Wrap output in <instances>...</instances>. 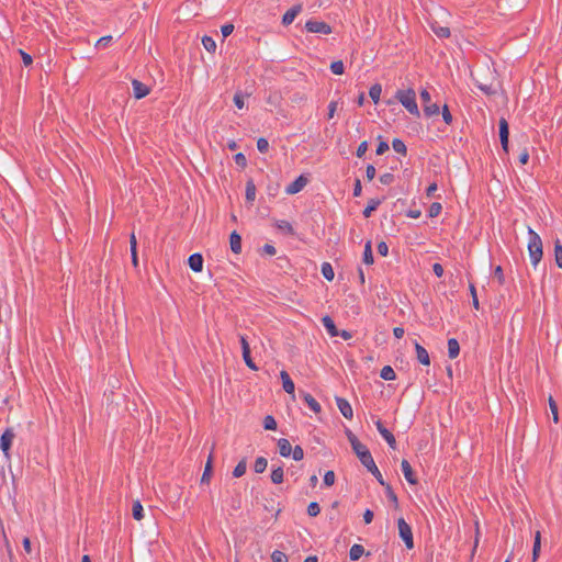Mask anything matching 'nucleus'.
I'll use <instances>...</instances> for the list:
<instances>
[{
	"label": "nucleus",
	"instance_id": "nucleus-12",
	"mask_svg": "<svg viewBox=\"0 0 562 562\" xmlns=\"http://www.w3.org/2000/svg\"><path fill=\"white\" fill-rule=\"evenodd\" d=\"M401 469H402V472L406 479V481L411 484V485H416L418 484V479L417 476L415 475V472L411 465V463L406 460V459H403L402 462H401Z\"/></svg>",
	"mask_w": 562,
	"mask_h": 562
},
{
	"label": "nucleus",
	"instance_id": "nucleus-3",
	"mask_svg": "<svg viewBox=\"0 0 562 562\" xmlns=\"http://www.w3.org/2000/svg\"><path fill=\"white\" fill-rule=\"evenodd\" d=\"M398 536L404 541L405 547L411 550L414 548V536L411 526L401 517L397 519Z\"/></svg>",
	"mask_w": 562,
	"mask_h": 562
},
{
	"label": "nucleus",
	"instance_id": "nucleus-30",
	"mask_svg": "<svg viewBox=\"0 0 562 562\" xmlns=\"http://www.w3.org/2000/svg\"><path fill=\"white\" fill-rule=\"evenodd\" d=\"M212 473H213V463H212V456L210 454V457L205 463V467H204V471H203V474L201 477V483L202 484L209 483L211 480Z\"/></svg>",
	"mask_w": 562,
	"mask_h": 562
},
{
	"label": "nucleus",
	"instance_id": "nucleus-17",
	"mask_svg": "<svg viewBox=\"0 0 562 562\" xmlns=\"http://www.w3.org/2000/svg\"><path fill=\"white\" fill-rule=\"evenodd\" d=\"M414 346H415V350H416L417 360L424 366H429L430 357L428 355V351L422 345H419L417 341H415Z\"/></svg>",
	"mask_w": 562,
	"mask_h": 562
},
{
	"label": "nucleus",
	"instance_id": "nucleus-34",
	"mask_svg": "<svg viewBox=\"0 0 562 562\" xmlns=\"http://www.w3.org/2000/svg\"><path fill=\"white\" fill-rule=\"evenodd\" d=\"M380 376L386 381H393L396 379V373L391 366H384L380 371Z\"/></svg>",
	"mask_w": 562,
	"mask_h": 562
},
{
	"label": "nucleus",
	"instance_id": "nucleus-23",
	"mask_svg": "<svg viewBox=\"0 0 562 562\" xmlns=\"http://www.w3.org/2000/svg\"><path fill=\"white\" fill-rule=\"evenodd\" d=\"M382 203L381 199H370L368 201L367 206L364 207L362 214L366 218L370 217L371 214L380 206Z\"/></svg>",
	"mask_w": 562,
	"mask_h": 562
},
{
	"label": "nucleus",
	"instance_id": "nucleus-59",
	"mask_svg": "<svg viewBox=\"0 0 562 562\" xmlns=\"http://www.w3.org/2000/svg\"><path fill=\"white\" fill-rule=\"evenodd\" d=\"M494 278L497 279V282L503 285L505 283V276H504V271H503V268L501 266H497L495 269H494Z\"/></svg>",
	"mask_w": 562,
	"mask_h": 562
},
{
	"label": "nucleus",
	"instance_id": "nucleus-11",
	"mask_svg": "<svg viewBox=\"0 0 562 562\" xmlns=\"http://www.w3.org/2000/svg\"><path fill=\"white\" fill-rule=\"evenodd\" d=\"M302 10H303L302 3L294 4L291 9H289L283 14L282 20H281L282 25L289 26L295 20V18L302 12Z\"/></svg>",
	"mask_w": 562,
	"mask_h": 562
},
{
	"label": "nucleus",
	"instance_id": "nucleus-58",
	"mask_svg": "<svg viewBox=\"0 0 562 562\" xmlns=\"http://www.w3.org/2000/svg\"><path fill=\"white\" fill-rule=\"evenodd\" d=\"M323 481H324V484L326 486L334 485V483H335V473H334V471L329 470V471L325 472Z\"/></svg>",
	"mask_w": 562,
	"mask_h": 562
},
{
	"label": "nucleus",
	"instance_id": "nucleus-36",
	"mask_svg": "<svg viewBox=\"0 0 562 562\" xmlns=\"http://www.w3.org/2000/svg\"><path fill=\"white\" fill-rule=\"evenodd\" d=\"M321 271H322L323 277L327 281H333L334 280L335 272H334V269H333V267H331V265L329 262H323Z\"/></svg>",
	"mask_w": 562,
	"mask_h": 562
},
{
	"label": "nucleus",
	"instance_id": "nucleus-37",
	"mask_svg": "<svg viewBox=\"0 0 562 562\" xmlns=\"http://www.w3.org/2000/svg\"><path fill=\"white\" fill-rule=\"evenodd\" d=\"M548 402L552 414V420L554 424H558L560 422L558 404L551 395L549 396Z\"/></svg>",
	"mask_w": 562,
	"mask_h": 562
},
{
	"label": "nucleus",
	"instance_id": "nucleus-25",
	"mask_svg": "<svg viewBox=\"0 0 562 562\" xmlns=\"http://www.w3.org/2000/svg\"><path fill=\"white\" fill-rule=\"evenodd\" d=\"M271 482L273 484H281L284 479V471L283 467L279 465L277 468H272L271 474H270Z\"/></svg>",
	"mask_w": 562,
	"mask_h": 562
},
{
	"label": "nucleus",
	"instance_id": "nucleus-41",
	"mask_svg": "<svg viewBox=\"0 0 562 562\" xmlns=\"http://www.w3.org/2000/svg\"><path fill=\"white\" fill-rule=\"evenodd\" d=\"M202 44H203V47L209 52V53H214L216 50V43L215 41L209 36V35H204L202 37Z\"/></svg>",
	"mask_w": 562,
	"mask_h": 562
},
{
	"label": "nucleus",
	"instance_id": "nucleus-15",
	"mask_svg": "<svg viewBox=\"0 0 562 562\" xmlns=\"http://www.w3.org/2000/svg\"><path fill=\"white\" fill-rule=\"evenodd\" d=\"M203 256L199 252L192 254L188 259L190 269L194 272H201L203 269Z\"/></svg>",
	"mask_w": 562,
	"mask_h": 562
},
{
	"label": "nucleus",
	"instance_id": "nucleus-53",
	"mask_svg": "<svg viewBox=\"0 0 562 562\" xmlns=\"http://www.w3.org/2000/svg\"><path fill=\"white\" fill-rule=\"evenodd\" d=\"M291 456L293 460L301 461L304 458V450L301 446H295L292 448Z\"/></svg>",
	"mask_w": 562,
	"mask_h": 562
},
{
	"label": "nucleus",
	"instance_id": "nucleus-46",
	"mask_svg": "<svg viewBox=\"0 0 562 562\" xmlns=\"http://www.w3.org/2000/svg\"><path fill=\"white\" fill-rule=\"evenodd\" d=\"M385 487V494H386V497L389 498L390 502H392L395 506L398 505V499H397V496L395 494V492L393 491L392 486L386 483V485H383Z\"/></svg>",
	"mask_w": 562,
	"mask_h": 562
},
{
	"label": "nucleus",
	"instance_id": "nucleus-9",
	"mask_svg": "<svg viewBox=\"0 0 562 562\" xmlns=\"http://www.w3.org/2000/svg\"><path fill=\"white\" fill-rule=\"evenodd\" d=\"M308 183V178L305 175H300L293 182L285 188V193L289 195L301 192Z\"/></svg>",
	"mask_w": 562,
	"mask_h": 562
},
{
	"label": "nucleus",
	"instance_id": "nucleus-40",
	"mask_svg": "<svg viewBox=\"0 0 562 562\" xmlns=\"http://www.w3.org/2000/svg\"><path fill=\"white\" fill-rule=\"evenodd\" d=\"M268 461L265 457H258L254 464V471L256 473H263L267 469Z\"/></svg>",
	"mask_w": 562,
	"mask_h": 562
},
{
	"label": "nucleus",
	"instance_id": "nucleus-50",
	"mask_svg": "<svg viewBox=\"0 0 562 562\" xmlns=\"http://www.w3.org/2000/svg\"><path fill=\"white\" fill-rule=\"evenodd\" d=\"M271 560H272V562H288L289 558L284 552L274 550L271 553Z\"/></svg>",
	"mask_w": 562,
	"mask_h": 562
},
{
	"label": "nucleus",
	"instance_id": "nucleus-42",
	"mask_svg": "<svg viewBox=\"0 0 562 562\" xmlns=\"http://www.w3.org/2000/svg\"><path fill=\"white\" fill-rule=\"evenodd\" d=\"M554 259L557 266L562 269V245L559 239L554 243Z\"/></svg>",
	"mask_w": 562,
	"mask_h": 562
},
{
	"label": "nucleus",
	"instance_id": "nucleus-1",
	"mask_svg": "<svg viewBox=\"0 0 562 562\" xmlns=\"http://www.w3.org/2000/svg\"><path fill=\"white\" fill-rule=\"evenodd\" d=\"M395 99L402 103V105L415 116H419L420 112L418 110V105L416 102V93L415 90L408 88L406 90L398 89L395 93Z\"/></svg>",
	"mask_w": 562,
	"mask_h": 562
},
{
	"label": "nucleus",
	"instance_id": "nucleus-52",
	"mask_svg": "<svg viewBox=\"0 0 562 562\" xmlns=\"http://www.w3.org/2000/svg\"><path fill=\"white\" fill-rule=\"evenodd\" d=\"M243 359L246 363V366L250 369V370H254V371H257L258 370V367L256 366V363L254 362L252 358H251V351L249 352H243Z\"/></svg>",
	"mask_w": 562,
	"mask_h": 562
},
{
	"label": "nucleus",
	"instance_id": "nucleus-13",
	"mask_svg": "<svg viewBox=\"0 0 562 562\" xmlns=\"http://www.w3.org/2000/svg\"><path fill=\"white\" fill-rule=\"evenodd\" d=\"M133 95L135 99H143L149 94L150 89L137 79L132 80Z\"/></svg>",
	"mask_w": 562,
	"mask_h": 562
},
{
	"label": "nucleus",
	"instance_id": "nucleus-10",
	"mask_svg": "<svg viewBox=\"0 0 562 562\" xmlns=\"http://www.w3.org/2000/svg\"><path fill=\"white\" fill-rule=\"evenodd\" d=\"M375 427L379 431V434L384 438V440L387 442V445L392 448V449H396V440H395V437L394 435L387 429L384 427L383 423L381 422V419H378L375 422Z\"/></svg>",
	"mask_w": 562,
	"mask_h": 562
},
{
	"label": "nucleus",
	"instance_id": "nucleus-49",
	"mask_svg": "<svg viewBox=\"0 0 562 562\" xmlns=\"http://www.w3.org/2000/svg\"><path fill=\"white\" fill-rule=\"evenodd\" d=\"M442 205L439 202H434L430 204L428 210L429 217H436L441 213Z\"/></svg>",
	"mask_w": 562,
	"mask_h": 562
},
{
	"label": "nucleus",
	"instance_id": "nucleus-56",
	"mask_svg": "<svg viewBox=\"0 0 562 562\" xmlns=\"http://www.w3.org/2000/svg\"><path fill=\"white\" fill-rule=\"evenodd\" d=\"M233 100H234V104L239 110H241L245 106V97H244V94L241 92H236L234 94V99Z\"/></svg>",
	"mask_w": 562,
	"mask_h": 562
},
{
	"label": "nucleus",
	"instance_id": "nucleus-43",
	"mask_svg": "<svg viewBox=\"0 0 562 562\" xmlns=\"http://www.w3.org/2000/svg\"><path fill=\"white\" fill-rule=\"evenodd\" d=\"M378 140L379 144L376 146L375 153L378 156H382L390 149V145L386 140L382 138L381 135L378 136Z\"/></svg>",
	"mask_w": 562,
	"mask_h": 562
},
{
	"label": "nucleus",
	"instance_id": "nucleus-4",
	"mask_svg": "<svg viewBox=\"0 0 562 562\" xmlns=\"http://www.w3.org/2000/svg\"><path fill=\"white\" fill-rule=\"evenodd\" d=\"M420 100L424 104L423 110H424L425 116L431 117L434 115L439 114V112H440L439 105L437 103H431V95L426 89H423L420 91Z\"/></svg>",
	"mask_w": 562,
	"mask_h": 562
},
{
	"label": "nucleus",
	"instance_id": "nucleus-62",
	"mask_svg": "<svg viewBox=\"0 0 562 562\" xmlns=\"http://www.w3.org/2000/svg\"><path fill=\"white\" fill-rule=\"evenodd\" d=\"M19 53L21 55V58H22V61H23V65L25 67H29L33 64V58L30 54H27L26 52L22 50V49H19Z\"/></svg>",
	"mask_w": 562,
	"mask_h": 562
},
{
	"label": "nucleus",
	"instance_id": "nucleus-31",
	"mask_svg": "<svg viewBox=\"0 0 562 562\" xmlns=\"http://www.w3.org/2000/svg\"><path fill=\"white\" fill-rule=\"evenodd\" d=\"M364 554V548L361 544H353L349 551V558L351 561H358Z\"/></svg>",
	"mask_w": 562,
	"mask_h": 562
},
{
	"label": "nucleus",
	"instance_id": "nucleus-16",
	"mask_svg": "<svg viewBox=\"0 0 562 562\" xmlns=\"http://www.w3.org/2000/svg\"><path fill=\"white\" fill-rule=\"evenodd\" d=\"M229 247L236 255L241 252V236L236 231H233L229 235Z\"/></svg>",
	"mask_w": 562,
	"mask_h": 562
},
{
	"label": "nucleus",
	"instance_id": "nucleus-33",
	"mask_svg": "<svg viewBox=\"0 0 562 562\" xmlns=\"http://www.w3.org/2000/svg\"><path fill=\"white\" fill-rule=\"evenodd\" d=\"M132 515L135 520H142L144 518V508L139 501L133 502Z\"/></svg>",
	"mask_w": 562,
	"mask_h": 562
},
{
	"label": "nucleus",
	"instance_id": "nucleus-20",
	"mask_svg": "<svg viewBox=\"0 0 562 562\" xmlns=\"http://www.w3.org/2000/svg\"><path fill=\"white\" fill-rule=\"evenodd\" d=\"M274 226L280 232H282L284 235H288V236H295L296 235L293 226L288 221L277 220V221H274Z\"/></svg>",
	"mask_w": 562,
	"mask_h": 562
},
{
	"label": "nucleus",
	"instance_id": "nucleus-14",
	"mask_svg": "<svg viewBox=\"0 0 562 562\" xmlns=\"http://www.w3.org/2000/svg\"><path fill=\"white\" fill-rule=\"evenodd\" d=\"M336 404L345 418L352 419L353 411L350 403L346 398L336 396Z\"/></svg>",
	"mask_w": 562,
	"mask_h": 562
},
{
	"label": "nucleus",
	"instance_id": "nucleus-61",
	"mask_svg": "<svg viewBox=\"0 0 562 562\" xmlns=\"http://www.w3.org/2000/svg\"><path fill=\"white\" fill-rule=\"evenodd\" d=\"M367 150H368V142L363 140L359 144L357 151H356V156L358 158H362L366 155Z\"/></svg>",
	"mask_w": 562,
	"mask_h": 562
},
{
	"label": "nucleus",
	"instance_id": "nucleus-22",
	"mask_svg": "<svg viewBox=\"0 0 562 562\" xmlns=\"http://www.w3.org/2000/svg\"><path fill=\"white\" fill-rule=\"evenodd\" d=\"M460 353V345L456 338L448 339V357L456 359Z\"/></svg>",
	"mask_w": 562,
	"mask_h": 562
},
{
	"label": "nucleus",
	"instance_id": "nucleus-7",
	"mask_svg": "<svg viewBox=\"0 0 562 562\" xmlns=\"http://www.w3.org/2000/svg\"><path fill=\"white\" fill-rule=\"evenodd\" d=\"M498 135L503 150L508 154L509 150V124L506 119L501 117L498 122Z\"/></svg>",
	"mask_w": 562,
	"mask_h": 562
},
{
	"label": "nucleus",
	"instance_id": "nucleus-32",
	"mask_svg": "<svg viewBox=\"0 0 562 562\" xmlns=\"http://www.w3.org/2000/svg\"><path fill=\"white\" fill-rule=\"evenodd\" d=\"M247 470V459L243 458L233 470L234 477H241Z\"/></svg>",
	"mask_w": 562,
	"mask_h": 562
},
{
	"label": "nucleus",
	"instance_id": "nucleus-19",
	"mask_svg": "<svg viewBox=\"0 0 562 562\" xmlns=\"http://www.w3.org/2000/svg\"><path fill=\"white\" fill-rule=\"evenodd\" d=\"M322 324L330 337L338 336V328L336 327L334 319L329 315H325L322 318Z\"/></svg>",
	"mask_w": 562,
	"mask_h": 562
},
{
	"label": "nucleus",
	"instance_id": "nucleus-27",
	"mask_svg": "<svg viewBox=\"0 0 562 562\" xmlns=\"http://www.w3.org/2000/svg\"><path fill=\"white\" fill-rule=\"evenodd\" d=\"M541 550V532L538 530L535 533V540L532 546V562H536L540 555Z\"/></svg>",
	"mask_w": 562,
	"mask_h": 562
},
{
	"label": "nucleus",
	"instance_id": "nucleus-48",
	"mask_svg": "<svg viewBox=\"0 0 562 562\" xmlns=\"http://www.w3.org/2000/svg\"><path fill=\"white\" fill-rule=\"evenodd\" d=\"M330 70L335 75H342L345 71V66L341 60H335L330 64Z\"/></svg>",
	"mask_w": 562,
	"mask_h": 562
},
{
	"label": "nucleus",
	"instance_id": "nucleus-51",
	"mask_svg": "<svg viewBox=\"0 0 562 562\" xmlns=\"http://www.w3.org/2000/svg\"><path fill=\"white\" fill-rule=\"evenodd\" d=\"M113 37L111 35L102 36L95 43V48H106L112 43Z\"/></svg>",
	"mask_w": 562,
	"mask_h": 562
},
{
	"label": "nucleus",
	"instance_id": "nucleus-35",
	"mask_svg": "<svg viewBox=\"0 0 562 562\" xmlns=\"http://www.w3.org/2000/svg\"><path fill=\"white\" fill-rule=\"evenodd\" d=\"M379 482V484L386 485V482L384 481L380 470L378 469L375 462H372L369 467L366 468Z\"/></svg>",
	"mask_w": 562,
	"mask_h": 562
},
{
	"label": "nucleus",
	"instance_id": "nucleus-28",
	"mask_svg": "<svg viewBox=\"0 0 562 562\" xmlns=\"http://www.w3.org/2000/svg\"><path fill=\"white\" fill-rule=\"evenodd\" d=\"M362 261L366 265H372L374 262L371 240H368L366 243V245H364V250H363V255H362Z\"/></svg>",
	"mask_w": 562,
	"mask_h": 562
},
{
	"label": "nucleus",
	"instance_id": "nucleus-60",
	"mask_svg": "<svg viewBox=\"0 0 562 562\" xmlns=\"http://www.w3.org/2000/svg\"><path fill=\"white\" fill-rule=\"evenodd\" d=\"M234 161L240 168H245L247 166L246 156L243 153H238L234 156Z\"/></svg>",
	"mask_w": 562,
	"mask_h": 562
},
{
	"label": "nucleus",
	"instance_id": "nucleus-21",
	"mask_svg": "<svg viewBox=\"0 0 562 562\" xmlns=\"http://www.w3.org/2000/svg\"><path fill=\"white\" fill-rule=\"evenodd\" d=\"M277 446H278L279 453L281 457L289 458L291 456L292 447L288 439L280 438L277 442Z\"/></svg>",
	"mask_w": 562,
	"mask_h": 562
},
{
	"label": "nucleus",
	"instance_id": "nucleus-29",
	"mask_svg": "<svg viewBox=\"0 0 562 562\" xmlns=\"http://www.w3.org/2000/svg\"><path fill=\"white\" fill-rule=\"evenodd\" d=\"M303 400L314 413L321 412V404L310 393H303Z\"/></svg>",
	"mask_w": 562,
	"mask_h": 562
},
{
	"label": "nucleus",
	"instance_id": "nucleus-18",
	"mask_svg": "<svg viewBox=\"0 0 562 562\" xmlns=\"http://www.w3.org/2000/svg\"><path fill=\"white\" fill-rule=\"evenodd\" d=\"M280 378L282 380L283 390L288 394H293L295 391V385H294V382L292 381L290 374L286 371L282 370L280 372Z\"/></svg>",
	"mask_w": 562,
	"mask_h": 562
},
{
	"label": "nucleus",
	"instance_id": "nucleus-5",
	"mask_svg": "<svg viewBox=\"0 0 562 562\" xmlns=\"http://www.w3.org/2000/svg\"><path fill=\"white\" fill-rule=\"evenodd\" d=\"M352 451L356 453L359 461L364 468L369 467L372 462H374L370 450L361 441L357 443L355 447H352Z\"/></svg>",
	"mask_w": 562,
	"mask_h": 562
},
{
	"label": "nucleus",
	"instance_id": "nucleus-45",
	"mask_svg": "<svg viewBox=\"0 0 562 562\" xmlns=\"http://www.w3.org/2000/svg\"><path fill=\"white\" fill-rule=\"evenodd\" d=\"M469 291L472 297V305L475 310H480V302L476 294V288L473 282L469 283Z\"/></svg>",
	"mask_w": 562,
	"mask_h": 562
},
{
	"label": "nucleus",
	"instance_id": "nucleus-2",
	"mask_svg": "<svg viewBox=\"0 0 562 562\" xmlns=\"http://www.w3.org/2000/svg\"><path fill=\"white\" fill-rule=\"evenodd\" d=\"M529 241H528V251L531 263L536 267L542 259V240L540 236L532 231L530 227L528 228Z\"/></svg>",
	"mask_w": 562,
	"mask_h": 562
},
{
	"label": "nucleus",
	"instance_id": "nucleus-24",
	"mask_svg": "<svg viewBox=\"0 0 562 562\" xmlns=\"http://www.w3.org/2000/svg\"><path fill=\"white\" fill-rule=\"evenodd\" d=\"M431 31L439 37V38H448L451 33L450 29L448 26H441L438 23H432L430 25Z\"/></svg>",
	"mask_w": 562,
	"mask_h": 562
},
{
	"label": "nucleus",
	"instance_id": "nucleus-26",
	"mask_svg": "<svg viewBox=\"0 0 562 562\" xmlns=\"http://www.w3.org/2000/svg\"><path fill=\"white\" fill-rule=\"evenodd\" d=\"M245 196L246 201L250 203H252L256 199V184L252 179H249L246 182Z\"/></svg>",
	"mask_w": 562,
	"mask_h": 562
},
{
	"label": "nucleus",
	"instance_id": "nucleus-38",
	"mask_svg": "<svg viewBox=\"0 0 562 562\" xmlns=\"http://www.w3.org/2000/svg\"><path fill=\"white\" fill-rule=\"evenodd\" d=\"M381 92H382V87L380 83H374L373 86L370 87L369 95L374 103L379 102Z\"/></svg>",
	"mask_w": 562,
	"mask_h": 562
},
{
	"label": "nucleus",
	"instance_id": "nucleus-8",
	"mask_svg": "<svg viewBox=\"0 0 562 562\" xmlns=\"http://www.w3.org/2000/svg\"><path fill=\"white\" fill-rule=\"evenodd\" d=\"M14 432L11 428H7L0 438V449L3 452L7 460H10V449L14 438Z\"/></svg>",
	"mask_w": 562,
	"mask_h": 562
},
{
	"label": "nucleus",
	"instance_id": "nucleus-63",
	"mask_svg": "<svg viewBox=\"0 0 562 562\" xmlns=\"http://www.w3.org/2000/svg\"><path fill=\"white\" fill-rule=\"evenodd\" d=\"M378 254L382 257H386L389 254V246L385 241H380L376 246Z\"/></svg>",
	"mask_w": 562,
	"mask_h": 562
},
{
	"label": "nucleus",
	"instance_id": "nucleus-57",
	"mask_svg": "<svg viewBox=\"0 0 562 562\" xmlns=\"http://www.w3.org/2000/svg\"><path fill=\"white\" fill-rule=\"evenodd\" d=\"M441 114H442V119H443L446 124H451L452 123L453 117H452V114H451V112L449 110V106L447 104H445L442 106Z\"/></svg>",
	"mask_w": 562,
	"mask_h": 562
},
{
	"label": "nucleus",
	"instance_id": "nucleus-64",
	"mask_svg": "<svg viewBox=\"0 0 562 562\" xmlns=\"http://www.w3.org/2000/svg\"><path fill=\"white\" fill-rule=\"evenodd\" d=\"M346 436H347L348 441L350 442L351 448L360 442V440L357 438V436L350 429H346Z\"/></svg>",
	"mask_w": 562,
	"mask_h": 562
},
{
	"label": "nucleus",
	"instance_id": "nucleus-44",
	"mask_svg": "<svg viewBox=\"0 0 562 562\" xmlns=\"http://www.w3.org/2000/svg\"><path fill=\"white\" fill-rule=\"evenodd\" d=\"M262 425H263V428L266 430H276L278 425H277V422L274 419L273 416L271 415H267L265 418H263V422H262Z\"/></svg>",
	"mask_w": 562,
	"mask_h": 562
},
{
	"label": "nucleus",
	"instance_id": "nucleus-39",
	"mask_svg": "<svg viewBox=\"0 0 562 562\" xmlns=\"http://www.w3.org/2000/svg\"><path fill=\"white\" fill-rule=\"evenodd\" d=\"M392 147L397 154H401L404 156L407 154V147H406L405 143L400 138H394L392 140Z\"/></svg>",
	"mask_w": 562,
	"mask_h": 562
},
{
	"label": "nucleus",
	"instance_id": "nucleus-6",
	"mask_svg": "<svg viewBox=\"0 0 562 562\" xmlns=\"http://www.w3.org/2000/svg\"><path fill=\"white\" fill-rule=\"evenodd\" d=\"M304 27L308 33H319L327 35L333 32V27L324 21L308 20L306 21Z\"/></svg>",
	"mask_w": 562,
	"mask_h": 562
},
{
	"label": "nucleus",
	"instance_id": "nucleus-54",
	"mask_svg": "<svg viewBox=\"0 0 562 562\" xmlns=\"http://www.w3.org/2000/svg\"><path fill=\"white\" fill-rule=\"evenodd\" d=\"M257 148L260 153L265 154L269 149V142L265 137H260L257 139Z\"/></svg>",
	"mask_w": 562,
	"mask_h": 562
},
{
	"label": "nucleus",
	"instance_id": "nucleus-55",
	"mask_svg": "<svg viewBox=\"0 0 562 562\" xmlns=\"http://www.w3.org/2000/svg\"><path fill=\"white\" fill-rule=\"evenodd\" d=\"M394 179H395V177L391 172H385V173L381 175L379 178L380 182L384 186H389V184L393 183Z\"/></svg>",
	"mask_w": 562,
	"mask_h": 562
},
{
	"label": "nucleus",
	"instance_id": "nucleus-47",
	"mask_svg": "<svg viewBox=\"0 0 562 562\" xmlns=\"http://www.w3.org/2000/svg\"><path fill=\"white\" fill-rule=\"evenodd\" d=\"M321 513V506L317 502H311L307 506V515L310 517H316Z\"/></svg>",
	"mask_w": 562,
	"mask_h": 562
}]
</instances>
